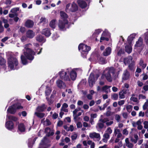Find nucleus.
<instances>
[{
	"instance_id": "1",
	"label": "nucleus",
	"mask_w": 148,
	"mask_h": 148,
	"mask_svg": "<svg viewBox=\"0 0 148 148\" xmlns=\"http://www.w3.org/2000/svg\"><path fill=\"white\" fill-rule=\"evenodd\" d=\"M82 70L80 68L72 69L69 67L66 69V70H62L59 72L58 74L60 78L62 80L66 81L75 80L77 77V73L81 74Z\"/></svg>"
},
{
	"instance_id": "2",
	"label": "nucleus",
	"mask_w": 148,
	"mask_h": 148,
	"mask_svg": "<svg viewBox=\"0 0 148 148\" xmlns=\"http://www.w3.org/2000/svg\"><path fill=\"white\" fill-rule=\"evenodd\" d=\"M34 45L35 47L34 50L35 52L29 48L31 45L30 44H29L25 45L24 46V49H23L24 54L25 57L28 60L31 61L33 60L34 58V56L36 53H37V54H40L41 53L42 49V48L39 49V45L38 43H34Z\"/></svg>"
},
{
	"instance_id": "3",
	"label": "nucleus",
	"mask_w": 148,
	"mask_h": 148,
	"mask_svg": "<svg viewBox=\"0 0 148 148\" xmlns=\"http://www.w3.org/2000/svg\"><path fill=\"white\" fill-rule=\"evenodd\" d=\"M104 76L110 82H112L113 79H115L116 76L114 69L113 67L106 68L104 71L101 77Z\"/></svg>"
},
{
	"instance_id": "4",
	"label": "nucleus",
	"mask_w": 148,
	"mask_h": 148,
	"mask_svg": "<svg viewBox=\"0 0 148 148\" xmlns=\"http://www.w3.org/2000/svg\"><path fill=\"white\" fill-rule=\"evenodd\" d=\"M61 18L59 21L58 26L61 30H64L65 29L68 23V16L64 12L61 11L60 12Z\"/></svg>"
},
{
	"instance_id": "5",
	"label": "nucleus",
	"mask_w": 148,
	"mask_h": 148,
	"mask_svg": "<svg viewBox=\"0 0 148 148\" xmlns=\"http://www.w3.org/2000/svg\"><path fill=\"white\" fill-rule=\"evenodd\" d=\"M8 67L10 68V69H18V68L16 67L18 65V62L17 59L16 58L11 57L8 58Z\"/></svg>"
},
{
	"instance_id": "6",
	"label": "nucleus",
	"mask_w": 148,
	"mask_h": 148,
	"mask_svg": "<svg viewBox=\"0 0 148 148\" xmlns=\"http://www.w3.org/2000/svg\"><path fill=\"white\" fill-rule=\"evenodd\" d=\"M78 49L79 50H81L82 56L84 58H86L88 52L90 50V48L86 45L80 44L78 46Z\"/></svg>"
},
{
	"instance_id": "7",
	"label": "nucleus",
	"mask_w": 148,
	"mask_h": 148,
	"mask_svg": "<svg viewBox=\"0 0 148 148\" xmlns=\"http://www.w3.org/2000/svg\"><path fill=\"white\" fill-rule=\"evenodd\" d=\"M23 108V107L20 104L17 103L14 104L8 108L7 110V113L14 114L16 112L17 109Z\"/></svg>"
},
{
	"instance_id": "8",
	"label": "nucleus",
	"mask_w": 148,
	"mask_h": 148,
	"mask_svg": "<svg viewBox=\"0 0 148 148\" xmlns=\"http://www.w3.org/2000/svg\"><path fill=\"white\" fill-rule=\"evenodd\" d=\"M99 77V75L98 74L94 75L92 73H90L88 79V82L90 87L92 86L95 81Z\"/></svg>"
},
{
	"instance_id": "9",
	"label": "nucleus",
	"mask_w": 148,
	"mask_h": 148,
	"mask_svg": "<svg viewBox=\"0 0 148 148\" xmlns=\"http://www.w3.org/2000/svg\"><path fill=\"white\" fill-rule=\"evenodd\" d=\"M48 143V140L46 137H44L42 140L38 148H47L49 146Z\"/></svg>"
},
{
	"instance_id": "10",
	"label": "nucleus",
	"mask_w": 148,
	"mask_h": 148,
	"mask_svg": "<svg viewBox=\"0 0 148 148\" xmlns=\"http://www.w3.org/2000/svg\"><path fill=\"white\" fill-rule=\"evenodd\" d=\"M56 83L57 86L60 88H64L66 85L62 80L58 79L56 81Z\"/></svg>"
},
{
	"instance_id": "11",
	"label": "nucleus",
	"mask_w": 148,
	"mask_h": 148,
	"mask_svg": "<svg viewBox=\"0 0 148 148\" xmlns=\"http://www.w3.org/2000/svg\"><path fill=\"white\" fill-rule=\"evenodd\" d=\"M5 126L6 128L8 130H11L14 128V124L11 121H6Z\"/></svg>"
},
{
	"instance_id": "12",
	"label": "nucleus",
	"mask_w": 148,
	"mask_h": 148,
	"mask_svg": "<svg viewBox=\"0 0 148 148\" xmlns=\"http://www.w3.org/2000/svg\"><path fill=\"white\" fill-rule=\"evenodd\" d=\"M25 127L23 123H20L18 125L17 130L18 132H24L25 131Z\"/></svg>"
},
{
	"instance_id": "13",
	"label": "nucleus",
	"mask_w": 148,
	"mask_h": 148,
	"mask_svg": "<svg viewBox=\"0 0 148 148\" xmlns=\"http://www.w3.org/2000/svg\"><path fill=\"white\" fill-rule=\"evenodd\" d=\"M89 137L92 138H97L99 140L100 139V136L99 134L94 132L90 133L89 134Z\"/></svg>"
},
{
	"instance_id": "14",
	"label": "nucleus",
	"mask_w": 148,
	"mask_h": 148,
	"mask_svg": "<svg viewBox=\"0 0 148 148\" xmlns=\"http://www.w3.org/2000/svg\"><path fill=\"white\" fill-rule=\"evenodd\" d=\"M130 76L129 73L127 70H126L124 71L122 79L124 80H127L129 79Z\"/></svg>"
},
{
	"instance_id": "15",
	"label": "nucleus",
	"mask_w": 148,
	"mask_h": 148,
	"mask_svg": "<svg viewBox=\"0 0 148 148\" xmlns=\"http://www.w3.org/2000/svg\"><path fill=\"white\" fill-rule=\"evenodd\" d=\"M77 2L79 7L82 8H84L87 6V3L83 1L79 0L77 1Z\"/></svg>"
},
{
	"instance_id": "16",
	"label": "nucleus",
	"mask_w": 148,
	"mask_h": 148,
	"mask_svg": "<svg viewBox=\"0 0 148 148\" xmlns=\"http://www.w3.org/2000/svg\"><path fill=\"white\" fill-rule=\"evenodd\" d=\"M42 33L47 37L50 36L51 34V33L49 29L47 28H46L42 29Z\"/></svg>"
},
{
	"instance_id": "17",
	"label": "nucleus",
	"mask_w": 148,
	"mask_h": 148,
	"mask_svg": "<svg viewBox=\"0 0 148 148\" xmlns=\"http://www.w3.org/2000/svg\"><path fill=\"white\" fill-rule=\"evenodd\" d=\"M112 49L110 47L106 48L105 51H103V54L104 56H108L109 55L111 52Z\"/></svg>"
},
{
	"instance_id": "18",
	"label": "nucleus",
	"mask_w": 148,
	"mask_h": 148,
	"mask_svg": "<svg viewBox=\"0 0 148 148\" xmlns=\"http://www.w3.org/2000/svg\"><path fill=\"white\" fill-rule=\"evenodd\" d=\"M46 106L45 104H42L40 106H38L36 108V111L42 112L43 111L46 109Z\"/></svg>"
},
{
	"instance_id": "19",
	"label": "nucleus",
	"mask_w": 148,
	"mask_h": 148,
	"mask_svg": "<svg viewBox=\"0 0 148 148\" xmlns=\"http://www.w3.org/2000/svg\"><path fill=\"white\" fill-rule=\"evenodd\" d=\"M132 59L133 58L132 56H128V57L124 59V62L125 65L129 64L132 61Z\"/></svg>"
},
{
	"instance_id": "20",
	"label": "nucleus",
	"mask_w": 148,
	"mask_h": 148,
	"mask_svg": "<svg viewBox=\"0 0 148 148\" xmlns=\"http://www.w3.org/2000/svg\"><path fill=\"white\" fill-rule=\"evenodd\" d=\"M106 32L108 33V30L107 29H105V30L103 31V33H102L101 36L100 38V42H101L102 40H106L107 41H108L109 40V39L108 38L106 37H105V33Z\"/></svg>"
},
{
	"instance_id": "21",
	"label": "nucleus",
	"mask_w": 148,
	"mask_h": 148,
	"mask_svg": "<svg viewBox=\"0 0 148 148\" xmlns=\"http://www.w3.org/2000/svg\"><path fill=\"white\" fill-rule=\"evenodd\" d=\"M125 51L128 53H130L132 51L131 44L129 43L128 45H126L125 47Z\"/></svg>"
},
{
	"instance_id": "22",
	"label": "nucleus",
	"mask_w": 148,
	"mask_h": 148,
	"mask_svg": "<svg viewBox=\"0 0 148 148\" xmlns=\"http://www.w3.org/2000/svg\"><path fill=\"white\" fill-rule=\"evenodd\" d=\"M127 93V90L124 89H123L119 93V97L121 99L125 98V95Z\"/></svg>"
},
{
	"instance_id": "23",
	"label": "nucleus",
	"mask_w": 148,
	"mask_h": 148,
	"mask_svg": "<svg viewBox=\"0 0 148 148\" xmlns=\"http://www.w3.org/2000/svg\"><path fill=\"white\" fill-rule=\"evenodd\" d=\"M143 44V39L141 37H140L139 38L138 41L136 42L134 46L135 47H140Z\"/></svg>"
},
{
	"instance_id": "24",
	"label": "nucleus",
	"mask_w": 148,
	"mask_h": 148,
	"mask_svg": "<svg viewBox=\"0 0 148 148\" xmlns=\"http://www.w3.org/2000/svg\"><path fill=\"white\" fill-rule=\"evenodd\" d=\"M136 34L135 33H133L129 36L127 38V42L128 43L131 44L132 41L133 40L134 38H135Z\"/></svg>"
},
{
	"instance_id": "25",
	"label": "nucleus",
	"mask_w": 148,
	"mask_h": 148,
	"mask_svg": "<svg viewBox=\"0 0 148 148\" xmlns=\"http://www.w3.org/2000/svg\"><path fill=\"white\" fill-rule=\"evenodd\" d=\"M114 134L115 136H116V137H117V138H120L122 136L120 130L118 129H114Z\"/></svg>"
},
{
	"instance_id": "26",
	"label": "nucleus",
	"mask_w": 148,
	"mask_h": 148,
	"mask_svg": "<svg viewBox=\"0 0 148 148\" xmlns=\"http://www.w3.org/2000/svg\"><path fill=\"white\" fill-rule=\"evenodd\" d=\"M34 24L33 22L31 20H27L25 23V25L27 27L30 28L32 27Z\"/></svg>"
},
{
	"instance_id": "27",
	"label": "nucleus",
	"mask_w": 148,
	"mask_h": 148,
	"mask_svg": "<svg viewBox=\"0 0 148 148\" xmlns=\"http://www.w3.org/2000/svg\"><path fill=\"white\" fill-rule=\"evenodd\" d=\"M78 7L76 3H73L71 5V8L70 9L71 11L74 12L77 10Z\"/></svg>"
},
{
	"instance_id": "28",
	"label": "nucleus",
	"mask_w": 148,
	"mask_h": 148,
	"mask_svg": "<svg viewBox=\"0 0 148 148\" xmlns=\"http://www.w3.org/2000/svg\"><path fill=\"white\" fill-rule=\"evenodd\" d=\"M36 138H29V142L28 143V147H32L34 144V143Z\"/></svg>"
},
{
	"instance_id": "29",
	"label": "nucleus",
	"mask_w": 148,
	"mask_h": 148,
	"mask_svg": "<svg viewBox=\"0 0 148 148\" xmlns=\"http://www.w3.org/2000/svg\"><path fill=\"white\" fill-rule=\"evenodd\" d=\"M27 36L29 38H32L35 36V33L31 30H29L26 33Z\"/></svg>"
},
{
	"instance_id": "30",
	"label": "nucleus",
	"mask_w": 148,
	"mask_h": 148,
	"mask_svg": "<svg viewBox=\"0 0 148 148\" xmlns=\"http://www.w3.org/2000/svg\"><path fill=\"white\" fill-rule=\"evenodd\" d=\"M36 39L37 41L39 42H44L46 41V40L41 35L37 36Z\"/></svg>"
},
{
	"instance_id": "31",
	"label": "nucleus",
	"mask_w": 148,
	"mask_h": 148,
	"mask_svg": "<svg viewBox=\"0 0 148 148\" xmlns=\"http://www.w3.org/2000/svg\"><path fill=\"white\" fill-rule=\"evenodd\" d=\"M45 132L47 133V135L49 136L51 135H53L54 134V132L52 130H51L50 129L49 127L45 128Z\"/></svg>"
},
{
	"instance_id": "32",
	"label": "nucleus",
	"mask_w": 148,
	"mask_h": 148,
	"mask_svg": "<svg viewBox=\"0 0 148 148\" xmlns=\"http://www.w3.org/2000/svg\"><path fill=\"white\" fill-rule=\"evenodd\" d=\"M135 62L132 61L129 64L128 67L130 70L134 71L136 68L135 66Z\"/></svg>"
},
{
	"instance_id": "33",
	"label": "nucleus",
	"mask_w": 148,
	"mask_h": 148,
	"mask_svg": "<svg viewBox=\"0 0 148 148\" xmlns=\"http://www.w3.org/2000/svg\"><path fill=\"white\" fill-rule=\"evenodd\" d=\"M110 86H105L102 87V91H104L106 93L110 92Z\"/></svg>"
},
{
	"instance_id": "34",
	"label": "nucleus",
	"mask_w": 148,
	"mask_h": 148,
	"mask_svg": "<svg viewBox=\"0 0 148 148\" xmlns=\"http://www.w3.org/2000/svg\"><path fill=\"white\" fill-rule=\"evenodd\" d=\"M5 62L6 61L2 57L0 56V65H4L3 69L4 71H5L6 69V66L4 65Z\"/></svg>"
},
{
	"instance_id": "35",
	"label": "nucleus",
	"mask_w": 148,
	"mask_h": 148,
	"mask_svg": "<svg viewBox=\"0 0 148 148\" xmlns=\"http://www.w3.org/2000/svg\"><path fill=\"white\" fill-rule=\"evenodd\" d=\"M68 104L66 103H64L63 104L61 109V110L64 111L65 112H68V110L66 108L68 107Z\"/></svg>"
},
{
	"instance_id": "36",
	"label": "nucleus",
	"mask_w": 148,
	"mask_h": 148,
	"mask_svg": "<svg viewBox=\"0 0 148 148\" xmlns=\"http://www.w3.org/2000/svg\"><path fill=\"white\" fill-rule=\"evenodd\" d=\"M56 20L53 19L51 20L49 23V26L52 28L55 29L56 26Z\"/></svg>"
},
{
	"instance_id": "37",
	"label": "nucleus",
	"mask_w": 148,
	"mask_h": 148,
	"mask_svg": "<svg viewBox=\"0 0 148 148\" xmlns=\"http://www.w3.org/2000/svg\"><path fill=\"white\" fill-rule=\"evenodd\" d=\"M125 142L126 144V146L129 148H132L133 147V145L130 142L129 139L127 138L125 139Z\"/></svg>"
},
{
	"instance_id": "38",
	"label": "nucleus",
	"mask_w": 148,
	"mask_h": 148,
	"mask_svg": "<svg viewBox=\"0 0 148 148\" xmlns=\"http://www.w3.org/2000/svg\"><path fill=\"white\" fill-rule=\"evenodd\" d=\"M39 112H36L34 113L35 115L41 119L43 118L45 116V114L42 113H40Z\"/></svg>"
},
{
	"instance_id": "39",
	"label": "nucleus",
	"mask_w": 148,
	"mask_h": 148,
	"mask_svg": "<svg viewBox=\"0 0 148 148\" xmlns=\"http://www.w3.org/2000/svg\"><path fill=\"white\" fill-rule=\"evenodd\" d=\"M8 120H12L14 121H16L18 120V118L16 117L12 116H8L7 114V115L6 121H7Z\"/></svg>"
},
{
	"instance_id": "40",
	"label": "nucleus",
	"mask_w": 148,
	"mask_h": 148,
	"mask_svg": "<svg viewBox=\"0 0 148 148\" xmlns=\"http://www.w3.org/2000/svg\"><path fill=\"white\" fill-rule=\"evenodd\" d=\"M103 142L106 143L108 140L109 138L110 134L105 133L103 135Z\"/></svg>"
},
{
	"instance_id": "41",
	"label": "nucleus",
	"mask_w": 148,
	"mask_h": 148,
	"mask_svg": "<svg viewBox=\"0 0 148 148\" xmlns=\"http://www.w3.org/2000/svg\"><path fill=\"white\" fill-rule=\"evenodd\" d=\"M48 20L44 17H42L40 19V24L42 23L45 24L48 23Z\"/></svg>"
},
{
	"instance_id": "42",
	"label": "nucleus",
	"mask_w": 148,
	"mask_h": 148,
	"mask_svg": "<svg viewBox=\"0 0 148 148\" xmlns=\"http://www.w3.org/2000/svg\"><path fill=\"white\" fill-rule=\"evenodd\" d=\"M98 61L99 63L101 64H106V60L102 57H100L98 59Z\"/></svg>"
},
{
	"instance_id": "43",
	"label": "nucleus",
	"mask_w": 148,
	"mask_h": 148,
	"mask_svg": "<svg viewBox=\"0 0 148 148\" xmlns=\"http://www.w3.org/2000/svg\"><path fill=\"white\" fill-rule=\"evenodd\" d=\"M80 110V108H78L75 109L73 111V116L74 117V119H75L77 118V112Z\"/></svg>"
},
{
	"instance_id": "44",
	"label": "nucleus",
	"mask_w": 148,
	"mask_h": 148,
	"mask_svg": "<svg viewBox=\"0 0 148 148\" xmlns=\"http://www.w3.org/2000/svg\"><path fill=\"white\" fill-rule=\"evenodd\" d=\"M52 91V90L50 87H47L45 91V94L46 96H48L50 95Z\"/></svg>"
},
{
	"instance_id": "45",
	"label": "nucleus",
	"mask_w": 148,
	"mask_h": 148,
	"mask_svg": "<svg viewBox=\"0 0 148 148\" xmlns=\"http://www.w3.org/2000/svg\"><path fill=\"white\" fill-rule=\"evenodd\" d=\"M21 59L23 65H26L27 64L28 62L27 60L23 56L21 55Z\"/></svg>"
},
{
	"instance_id": "46",
	"label": "nucleus",
	"mask_w": 148,
	"mask_h": 148,
	"mask_svg": "<svg viewBox=\"0 0 148 148\" xmlns=\"http://www.w3.org/2000/svg\"><path fill=\"white\" fill-rule=\"evenodd\" d=\"M138 127L137 129L138 130H141L143 128V126L141 125L142 121L141 119H139L138 121Z\"/></svg>"
},
{
	"instance_id": "47",
	"label": "nucleus",
	"mask_w": 148,
	"mask_h": 148,
	"mask_svg": "<svg viewBox=\"0 0 148 148\" xmlns=\"http://www.w3.org/2000/svg\"><path fill=\"white\" fill-rule=\"evenodd\" d=\"M139 64L140 66H142V68L144 69L146 66L147 64L146 63H144L143 60L142 59L140 60L139 62Z\"/></svg>"
},
{
	"instance_id": "48",
	"label": "nucleus",
	"mask_w": 148,
	"mask_h": 148,
	"mask_svg": "<svg viewBox=\"0 0 148 148\" xmlns=\"http://www.w3.org/2000/svg\"><path fill=\"white\" fill-rule=\"evenodd\" d=\"M103 116L101 115L99 121L103 123H106L107 121H108V119L107 118H104L103 119H102V117Z\"/></svg>"
},
{
	"instance_id": "49",
	"label": "nucleus",
	"mask_w": 148,
	"mask_h": 148,
	"mask_svg": "<svg viewBox=\"0 0 148 148\" xmlns=\"http://www.w3.org/2000/svg\"><path fill=\"white\" fill-rule=\"evenodd\" d=\"M101 31L102 30L101 29H99L95 30L93 34V36L94 37L97 36L99 34Z\"/></svg>"
},
{
	"instance_id": "50",
	"label": "nucleus",
	"mask_w": 148,
	"mask_h": 148,
	"mask_svg": "<svg viewBox=\"0 0 148 148\" xmlns=\"http://www.w3.org/2000/svg\"><path fill=\"white\" fill-rule=\"evenodd\" d=\"M148 106V99L146 100V101L145 102L143 106V110H145L147 108Z\"/></svg>"
},
{
	"instance_id": "51",
	"label": "nucleus",
	"mask_w": 148,
	"mask_h": 148,
	"mask_svg": "<svg viewBox=\"0 0 148 148\" xmlns=\"http://www.w3.org/2000/svg\"><path fill=\"white\" fill-rule=\"evenodd\" d=\"M126 110L128 112H130L132 109V106L131 105H128L126 107Z\"/></svg>"
},
{
	"instance_id": "52",
	"label": "nucleus",
	"mask_w": 148,
	"mask_h": 148,
	"mask_svg": "<svg viewBox=\"0 0 148 148\" xmlns=\"http://www.w3.org/2000/svg\"><path fill=\"white\" fill-rule=\"evenodd\" d=\"M115 119L119 122L121 121V116L119 114H116L115 116Z\"/></svg>"
},
{
	"instance_id": "53",
	"label": "nucleus",
	"mask_w": 148,
	"mask_h": 148,
	"mask_svg": "<svg viewBox=\"0 0 148 148\" xmlns=\"http://www.w3.org/2000/svg\"><path fill=\"white\" fill-rule=\"evenodd\" d=\"M112 132V130L110 127H108L105 131V133L109 134L110 135L111 134Z\"/></svg>"
},
{
	"instance_id": "54",
	"label": "nucleus",
	"mask_w": 148,
	"mask_h": 148,
	"mask_svg": "<svg viewBox=\"0 0 148 148\" xmlns=\"http://www.w3.org/2000/svg\"><path fill=\"white\" fill-rule=\"evenodd\" d=\"M19 10V8H14L11 10V12L14 13H15L18 11Z\"/></svg>"
},
{
	"instance_id": "55",
	"label": "nucleus",
	"mask_w": 148,
	"mask_h": 148,
	"mask_svg": "<svg viewBox=\"0 0 148 148\" xmlns=\"http://www.w3.org/2000/svg\"><path fill=\"white\" fill-rule=\"evenodd\" d=\"M130 100L135 102H138V99L136 97H131L130 98Z\"/></svg>"
},
{
	"instance_id": "56",
	"label": "nucleus",
	"mask_w": 148,
	"mask_h": 148,
	"mask_svg": "<svg viewBox=\"0 0 148 148\" xmlns=\"http://www.w3.org/2000/svg\"><path fill=\"white\" fill-rule=\"evenodd\" d=\"M128 131L126 129H124L122 131L123 134L126 136L128 134Z\"/></svg>"
},
{
	"instance_id": "57",
	"label": "nucleus",
	"mask_w": 148,
	"mask_h": 148,
	"mask_svg": "<svg viewBox=\"0 0 148 148\" xmlns=\"http://www.w3.org/2000/svg\"><path fill=\"white\" fill-rule=\"evenodd\" d=\"M144 127L147 129L148 128V121H145L143 122Z\"/></svg>"
},
{
	"instance_id": "58",
	"label": "nucleus",
	"mask_w": 148,
	"mask_h": 148,
	"mask_svg": "<svg viewBox=\"0 0 148 148\" xmlns=\"http://www.w3.org/2000/svg\"><path fill=\"white\" fill-rule=\"evenodd\" d=\"M97 116V114H92L90 115V119H94L96 118Z\"/></svg>"
},
{
	"instance_id": "59",
	"label": "nucleus",
	"mask_w": 148,
	"mask_h": 148,
	"mask_svg": "<svg viewBox=\"0 0 148 148\" xmlns=\"http://www.w3.org/2000/svg\"><path fill=\"white\" fill-rule=\"evenodd\" d=\"M118 97V94H115L112 95V98L114 100H117Z\"/></svg>"
},
{
	"instance_id": "60",
	"label": "nucleus",
	"mask_w": 148,
	"mask_h": 148,
	"mask_svg": "<svg viewBox=\"0 0 148 148\" xmlns=\"http://www.w3.org/2000/svg\"><path fill=\"white\" fill-rule=\"evenodd\" d=\"M145 39L146 42H148V31L146 32L145 34Z\"/></svg>"
},
{
	"instance_id": "61",
	"label": "nucleus",
	"mask_w": 148,
	"mask_h": 148,
	"mask_svg": "<svg viewBox=\"0 0 148 148\" xmlns=\"http://www.w3.org/2000/svg\"><path fill=\"white\" fill-rule=\"evenodd\" d=\"M77 137V134H74L71 136V138L73 140H75Z\"/></svg>"
},
{
	"instance_id": "62",
	"label": "nucleus",
	"mask_w": 148,
	"mask_h": 148,
	"mask_svg": "<svg viewBox=\"0 0 148 148\" xmlns=\"http://www.w3.org/2000/svg\"><path fill=\"white\" fill-rule=\"evenodd\" d=\"M3 27L2 26V22L0 21V33L3 32Z\"/></svg>"
},
{
	"instance_id": "63",
	"label": "nucleus",
	"mask_w": 148,
	"mask_h": 148,
	"mask_svg": "<svg viewBox=\"0 0 148 148\" xmlns=\"http://www.w3.org/2000/svg\"><path fill=\"white\" fill-rule=\"evenodd\" d=\"M99 127L100 128H102L104 126V124L103 123H99L97 124Z\"/></svg>"
},
{
	"instance_id": "64",
	"label": "nucleus",
	"mask_w": 148,
	"mask_h": 148,
	"mask_svg": "<svg viewBox=\"0 0 148 148\" xmlns=\"http://www.w3.org/2000/svg\"><path fill=\"white\" fill-rule=\"evenodd\" d=\"M143 76V79L144 80L147 79L148 78V76L147 75L144 74L142 75Z\"/></svg>"
}]
</instances>
